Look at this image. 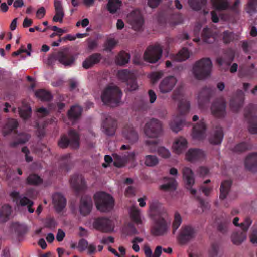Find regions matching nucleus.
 <instances>
[{
    "mask_svg": "<svg viewBox=\"0 0 257 257\" xmlns=\"http://www.w3.org/2000/svg\"><path fill=\"white\" fill-rule=\"evenodd\" d=\"M30 138V136L27 134H21L18 135V144L24 143L27 142Z\"/></svg>",
    "mask_w": 257,
    "mask_h": 257,
    "instance_id": "nucleus-63",
    "label": "nucleus"
},
{
    "mask_svg": "<svg viewBox=\"0 0 257 257\" xmlns=\"http://www.w3.org/2000/svg\"><path fill=\"white\" fill-rule=\"evenodd\" d=\"M190 7L195 11L199 10L207 4V0H189Z\"/></svg>",
    "mask_w": 257,
    "mask_h": 257,
    "instance_id": "nucleus-38",
    "label": "nucleus"
},
{
    "mask_svg": "<svg viewBox=\"0 0 257 257\" xmlns=\"http://www.w3.org/2000/svg\"><path fill=\"white\" fill-rule=\"evenodd\" d=\"M188 147L187 140L183 137L176 138L172 144L173 151L177 154H181Z\"/></svg>",
    "mask_w": 257,
    "mask_h": 257,
    "instance_id": "nucleus-14",
    "label": "nucleus"
},
{
    "mask_svg": "<svg viewBox=\"0 0 257 257\" xmlns=\"http://www.w3.org/2000/svg\"><path fill=\"white\" fill-rule=\"evenodd\" d=\"M121 6L120 0H109L107 4V9L111 13H114L119 10Z\"/></svg>",
    "mask_w": 257,
    "mask_h": 257,
    "instance_id": "nucleus-32",
    "label": "nucleus"
},
{
    "mask_svg": "<svg viewBox=\"0 0 257 257\" xmlns=\"http://www.w3.org/2000/svg\"><path fill=\"white\" fill-rule=\"evenodd\" d=\"M56 59L63 65L71 66L74 64L76 56L68 55L64 52H60L57 54Z\"/></svg>",
    "mask_w": 257,
    "mask_h": 257,
    "instance_id": "nucleus-19",
    "label": "nucleus"
},
{
    "mask_svg": "<svg viewBox=\"0 0 257 257\" xmlns=\"http://www.w3.org/2000/svg\"><path fill=\"white\" fill-rule=\"evenodd\" d=\"M249 238L252 243L257 244V229L256 228H252Z\"/></svg>",
    "mask_w": 257,
    "mask_h": 257,
    "instance_id": "nucleus-60",
    "label": "nucleus"
},
{
    "mask_svg": "<svg viewBox=\"0 0 257 257\" xmlns=\"http://www.w3.org/2000/svg\"><path fill=\"white\" fill-rule=\"evenodd\" d=\"M195 233L194 229L191 226L184 227L182 232V235L187 238L193 237Z\"/></svg>",
    "mask_w": 257,
    "mask_h": 257,
    "instance_id": "nucleus-52",
    "label": "nucleus"
},
{
    "mask_svg": "<svg viewBox=\"0 0 257 257\" xmlns=\"http://www.w3.org/2000/svg\"><path fill=\"white\" fill-rule=\"evenodd\" d=\"M211 2L216 11L224 10L228 7L227 0H211Z\"/></svg>",
    "mask_w": 257,
    "mask_h": 257,
    "instance_id": "nucleus-37",
    "label": "nucleus"
},
{
    "mask_svg": "<svg viewBox=\"0 0 257 257\" xmlns=\"http://www.w3.org/2000/svg\"><path fill=\"white\" fill-rule=\"evenodd\" d=\"M234 39V34L227 31L223 33V40L225 43H228Z\"/></svg>",
    "mask_w": 257,
    "mask_h": 257,
    "instance_id": "nucleus-55",
    "label": "nucleus"
},
{
    "mask_svg": "<svg viewBox=\"0 0 257 257\" xmlns=\"http://www.w3.org/2000/svg\"><path fill=\"white\" fill-rule=\"evenodd\" d=\"M130 59V56L128 53L121 51L116 56L115 62L117 65L123 66L127 64Z\"/></svg>",
    "mask_w": 257,
    "mask_h": 257,
    "instance_id": "nucleus-27",
    "label": "nucleus"
},
{
    "mask_svg": "<svg viewBox=\"0 0 257 257\" xmlns=\"http://www.w3.org/2000/svg\"><path fill=\"white\" fill-rule=\"evenodd\" d=\"M205 125L203 121H200L199 123L195 125L193 128L192 134L194 139L201 140L205 137Z\"/></svg>",
    "mask_w": 257,
    "mask_h": 257,
    "instance_id": "nucleus-21",
    "label": "nucleus"
},
{
    "mask_svg": "<svg viewBox=\"0 0 257 257\" xmlns=\"http://www.w3.org/2000/svg\"><path fill=\"white\" fill-rule=\"evenodd\" d=\"M28 183L30 184L38 185L42 183V179L37 175L32 174L27 178Z\"/></svg>",
    "mask_w": 257,
    "mask_h": 257,
    "instance_id": "nucleus-53",
    "label": "nucleus"
},
{
    "mask_svg": "<svg viewBox=\"0 0 257 257\" xmlns=\"http://www.w3.org/2000/svg\"><path fill=\"white\" fill-rule=\"evenodd\" d=\"M118 77L122 81H128L134 77V75L127 70H121L118 72Z\"/></svg>",
    "mask_w": 257,
    "mask_h": 257,
    "instance_id": "nucleus-41",
    "label": "nucleus"
},
{
    "mask_svg": "<svg viewBox=\"0 0 257 257\" xmlns=\"http://www.w3.org/2000/svg\"><path fill=\"white\" fill-rule=\"evenodd\" d=\"M128 22L135 31L140 30L142 27L143 19L139 10L132 12L127 16Z\"/></svg>",
    "mask_w": 257,
    "mask_h": 257,
    "instance_id": "nucleus-10",
    "label": "nucleus"
},
{
    "mask_svg": "<svg viewBox=\"0 0 257 257\" xmlns=\"http://www.w3.org/2000/svg\"><path fill=\"white\" fill-rule=\"evenodd\" d=\"M103 220L104 218H98L95 219L92 223L93 228L97 230L103 231V228H105L103 226Z\"/></svg>",
    "mask_w": 257,
    "mask_h": 257,
    "instance_id": "nucleus-50",
    "label": "nucleus"
},
{
    "mask_svg": "<svg viewBox=\"0 0 257 257\" xmlns=\"http://www.w3.org/2000/svg\"><path fill=\"white\" fill-rule=\"evenodd\" d=\"M62 2V0H54V5L55 10V15L53 18L54 22L62 23L63 21V19L64 17V12L63 11Z\"/></svg>",
    "mask_w": 257,
    "mask_h": 257,
    "instance_id": "nucleus-20",
    "label": "nucleus"
},
{
    "mask_svg": "<svg viewBox=\"0 0 257 257\" xmlns=\"http://www.w3.org/2000/svg\"><path fill=\"white\" fill-rule=\"evenodd\" d=\"M82 111V108L79 106H72L68 113L69 119L72 121L78 119L81 115Z\"/></svg>",
    "mask_w": 257,
    "mask_h": 257,
    "instance_id": "nucleus-28",
    "label": "nucleus"
},
{
    "mask_svg": "<svg viewBox=\"0 0 257 257\" xmlns=\"http://www.w3.org/2000/svg\"><path fill=\"white\" fill-rule=\"evenodd\" d=\"M211 112L215 116L220 117L224 114L225 105L224 101L214 103L211 106Z\"/></svg>",
    "mask_w": 257,
    "mask_h": 257,
    "instance_id": "nucleus-24",
    "label": "nucleus"
},
{
    "mask_svg": "<svg viewBox=\"0 0 257 257\" xmlns=\"http://www.w3.org/2000/svg\"><path fill=\"white\" fill-rule=\"evenodd\" d=\"M231 184V182L230 180L225 181L221 183L220 189L221 199H223L226 198Z\"/></svg>",
    "mask_w": 257,
    "mask_h": 257,
    "instance_id": "nucleus-39",
    "label": "nucleus"
},
{
    "mask_svg": "<svg viewBox=\"0 0 257 257\" xmlns=\"http://www.w3.org/2000/svg\"><path fill=\"white\" fill-rule=\"evenodd\" d=\"M88 243L89 242L86 240L84 239H81L78 242L77 247L80 251L86 250Z\"/></svg>",
    "mask_w": 257,
    "mask_h": 257,
    "instance_id": "nucleus-59",
    "label": "nucleus"
},
{
    "mask_svg": "<svg viewBox=\"0 0 257 257\" xmlns=\"http://www.w3.org/2000/svg\"><path fill=\"white\" fill-rule=\"evenodd\" d=\"M170 222L161 216L154 219L152 227V232L155 235H162L166 233L169 230Z\"/></svg>",
    "mask_w": 257,
    "mask_h": 257,
    "instance_id": "nucleus-8",
    "label": "nucleus"
},
{
    "mask_svg": "<svg viewBox=\"0 0 257 257\" xmlns=\"http://www.w3.org/2000/svg\"><path fill=\"white\" fill-rule=\"evenodd\" d=\"M163 49L159 44L149 46L144 52L143 58L150 63H156L162 57Z\"/></svg>",
    "mask_w": 257,
    "mask_h": 257,
    "instance_id": "nucleus-5",
    "label": "nucleus"
},
{
    "mask_svg": "<svg viewBox=\"0 0 257 257\" xmlns=\"http://www.w3.org/2000/svg\"><path fill=\"white\" fill-rule=\"evenodd\" d=\"M158 154L163 158H168L171 155V153L169 149L164 147H159L157 149Z\"/></svg>",
    "mask_w": 257,
    "mask_h": 257,
    "instance_id": "nucleus-51",
    "label": "nucleus"
},
{
    "mask_svg": "<svg viewBox=\"0 0 257 257\" xmlns=\"http://www.w3.org/2000/svg\"><path fill=\"white\" fill-rule=\"evenodd\" d=\"M103 223V226L106 228H103L104 232H111L113 230L114 228V222L113 220L104 218Z\"/></svg>",
    "mask_w": 257,
    "mask_h": 257,
    "instance_id": "nucleus-46",
    "label": "nucleus"
},
{
    "mask_svg": "<svg viewBox=\"0 0 257 257\" xmlns=\"http://www.w3.org/2000/svg\"><path fill=\"white\" fill-rule=\"evenodd\" d=\"M19 113L22 118L26 119L30 117L31 108L29 106L25 105L19 109Z\"/></svg>",
    "mask_w": 257,
    "mask_h": 257,
    "instance_id": "nucleus-48",
    "label": "nucleus"
},
{
    "mask_svg": "<svg viewBox=\"0 0 257 257\" xmlns=\"http://www.w3.org/2000/svg\"><path fill=\"white\" fill-rule=\"evenodd\" d=\"M100 59V56L98 54H94L86 59L83 62V67L86 69H88L94 64L98 63Z\"/></svg>",
    "mask_w": 257,
    "mask_h": 257,
    "instance_id": "nucleus-29",
    "label": "nucleus"
},
{
    "mask_svg": "<svg viewBox=\"0 0 257 257\" xmlns=\"http://www.w3.org/2000/svg\"><path fill=\"white\" fill-rule=\"evenodd\" d=\"M177 78L173 75H168L162 79L158 85V90L161 94L170 93L177 83Z\"/></svg>",
    "mask_w": 257,
    "mask_h": 257,
    "instance_id": "nucleus-7",
    "label": "nucleus"
},
{
    "mask_svg": "<svg viewBox=\"0 0 257 257\" xmlns=\"http://www.w3.org/2000/svg\"><path fill=\"white\" fill-rule=\"evenodd\" d=\"M70 183L75 189L79 190L85 187V181L81 176L75 175L73 176L70 180Z\"/></svg>",
    "mask_w": 257,
    "mask_h": 257,
    "instance_id": "nucleus-25",
    "label": "nucleus"
},
{
    "mask_svg": "<svg viewBox=\"0 0 257 257\" xmlns=\"http://www.w3.org/2000/svg\"><path fill=\"white\" fill-rule=\"evenodd\" d=\"M190 107V104L186 99H182L178 105L179 113L173 116L169 123V126L172 131L178 133L184 126L185 119L183 114L188 112Z\"/></svg>",
    "mask_w": 257,
    "mask_h": 257,
    "instance_id": "nucleus-3",
    "label": "nucleus"
},
{
    "mask_svg": "<svg viewBox=\"0 0 257 257\" xmlns=\"http://www.w3.org/2000/svg\"><path fill=\"white\" fill-rule=\"evenodd\" d=\"M257 9V0H249L246 8V12L251 14Z\"/></svg>",
    "mask_w": 257,
    "mask_h": 257,
    "instance_id": "nucleus-54",
    "label": "nucleus"
},
{
    "mask_svg": "<svg viewBox=\"0 0 257 257\" xmlns=\"http://www.w3.org/2000/svg\"><path fill=\"white\" fill-rule=\"evenodd\" d=\"M116 122L110 116H108L103 122L102 125V131L108 136L112 135L115 133Z\"/></svg>",
    "mask_w": 257,
    "mask_h": 257,
    "instance_id": "nucleus-17",
    "label": "nucleus"
},
{
    "mask_svg": "<svg viewBox=\"0 0 257 257\" xmlns=\"http://www.w3.org/2000/svg\"><path fill=\"white\" fill-rule=\"evenodd\" d=\"M123 134L124 137L130 142H135L138 139L137 132L132 127L125 130Z\"/></svg>",
    "mask_w": 257,
    "mask_h": 257,
    "instance_id": "nucleus-31",
    "label": "nucleus"
},
{
    "mask_svg": "<svg viewBox=\"0 0 257 257\" xmlns=\"http://www.w3.org/2000/svg\"><path fill=\"white\" fill-rule=\"evenodd\" d=\"M238 221L239 218L235 217L233 220V224L236 226H239L244 231H247L252 223V221L249 218H246L240 224L238 223Z\"/></svg>",
    "mask_w": 257,
    "mask_h": 257,
    "instance_id": "nucleus-35",
    "label": "nucleus"
},
{
    "mask_svg": "<svg viewBox=\"0 0 257 257\" xmlns=\"http://www.w3.org/2000/svg\"><path fill=\"white\" fill-rule=\"evenodd\" d=\"M223 137L222 130L219 127L210 139V142L213 144H220L222 141Z\"/></svg>",
    "mask_w": 257,
    "mask_h": 257,
    "instance_id": "nucleus-33",
    "label": "nucleus"
},
{
    "mask_svg": "<svg viewBox=\"0 0 257 257\" xmlns=\"http://www.w3.org/2000/svg\"><path fill=\"white\" fill-rule=\"evenodd\" d=\"M182 223V218L180 214L178 211H175L174 214V220L172 223L173 233L180 227Z\"/></svg>",
    "mask_w": 257,
    "mask_h": 257,
    "instance_id": "nucleus-42",
    "label": "nucleus"
},
{
    "mask_svg": "<svg viewBox=\"0 0 257 257\" xmlns=\"http://www.w3.org/2000/svg\"><path fill=\"white\" fill-rule=\"evenodd\" d=\"M162 131V124L158 120L152 119L148 120L144 128L145 136L148 138H156Z\"/></svg>",
    "mask_w": 257,
    "mask_h": 257,
    "instance_id": "nucleus-6",
    "label": "nucleus"
},
{
    "mask_svg": "<svg viewBox=\"0 0 257 257\" xmlns=\"http://www.w3.org/2000/svg\"><path fill=\"white\" fill-rule=\"evenodd\" d=\"M183 178L187 188L190 190L192 194L195 195L196 191L192 188V186L195 183V178L194 174L192 169L187 167H185L182 169Z\"/></svg>",
    "mask_w": 257,
    "mask_h": 257,
    "instance_id": "nucleus-12",
    "label": "nucleus"
},
{
    "mask_svg": "<svg viewBox=\"0 0 257 257\" xmlns=\"http://www.w3.org/2000/svg\"><path fill=\"white\" fill-rule=\"evenodd\" d=\"M53 202L57 211H62L65 207L66 200L60 193H55L53 196Z\"/></svg>",
    "mask_w": 257,
    "mask_h": 257,
    "instance_id": "nucleus-22",
    "label": "nucleus"
},
{
    "mask_svg": "<svg viewBox=\"0 0 257 257\" xmlns=\"http://www.w3.org/2000/svg\"><path fill=\"white\" fill-rule=\"evenodd\" d=\"M205 157V152L199 149H190L185 154V159L191 162L201 161Z\"/></svg>",
    "mask_w": 257,
    "mask_h": 257,
    "instance_id": "nucleus-13",
    "label": "nucleus"
},
{
    "mask_svg": "<svg viewBox=\"0 0 257 257\" xmlns=\"http://www.w3.org/2000/svg\"><path fill=\"white\" fill-rule=\"evenodd\" d=\"M46 14V10L43 7H40L36 12V17L41 19L43 18Z\"/></svg>",
    "mask_w": 257,
    "mask_h": 257,
    "instance_id": "nucleus-64",
    "label": "nucleus"
},
{
    "mask_svg": "<svg viewBox=\"0 0 257 257\" xmlns=\"http://www.w3.org/2000/svg\"><path fill=\"white\" fill-rule=\"evenodd\" d=\"M134 152H127L126 154L123 156L115 154L113 156V164L117 167H121L128 161L134 159Z\"/></svg>",
    "mask_w": 257,
    "mask_h": 257,
    "instance_id": "nucleus-16",
    "label": "nucleus"
},
{
    "mask_svg": "<svg viewBox=\"0 0 257 257\" xmlns=\"http://www.w3.org/2000/svg\"><path fill=\"white\" fill-rule=\"evenodd\" d=\"M212 63L209 58H203L193 65L192 73L194 77L198 80L206 79L210 76Z\"/></svg>",
    "mask_w": 257,
    "mask_h": 257,
    "instance_id": "nucleus-2",
    "label": "nucleus"
},
{
    "mask_svg": "<svg viewBox=\"0 0 257 257\" xmlns=\"http://www.w3.org/2000/svg\"><path fill=\"white\" fill-rule=\"evenodd\" d=\"M202 39L205 42L212 43L215 40V37L210 29L204 28L202 33Z\"/></svg>",
    "mask_w": 257,
    "mask_h": 257,
    "instance_id": "nucleus-36",
    "label": "nucleus"
},
{
    "mask_svg": "<svg viewBox=\"0 0 257 257\" xmlns=\"http://www.w3.org/2000/svg\"><path fill=\"white\" fill-rule=\"evenodd\" d=\"M232 60V58H229V59H227L226 58V56L219 57L217 58L216 60L218 64L220 66H223L224 65L228 66Z\"/></svg>",
    "mask_w": 257,
    "mask_h": 257,
    "instance_id": "nucleus-57",
    "label": "nucleus"
},
{
    "mask_svg": "<svg viewBox=\"0 0 257 257\" xmlns=\"http://www.w3.org/2000/svg\"><path fill=\"white\" fill-rule=\"evenodd\" d=\"M35 95L37 98L43 101L49 100L52 97L49 92L43 89L37 91L35 92Z\"/></svg>",
    "mask_w": 257,
    "mask_h": 257,
    "instance_id": "nucleus-43",
    "label": "nucleus"
},
{
    "mask_svg": "<svg viewBox=\"0 0 257 257\" xmlns=\"http://www.w3.org/2000/svg\"><path fill=\"white\" fill-rule=\"evenodd\" d=\"M246 231L242 230L240 232L234 233L231 237L233 243L235 244H239L243 242L246 238Z\"/></svg>",
    "mask_w": 257,
    "mask_h": 257,
    "instance_id": "nucleus-30",
    "label": "nucleus"
},
{
    "mask_svg": "<svg viewBox=\"0 0 257 257\" xmlns=\"http://www.w3.org/2000/svg\"><path fill=\"white\" fill-rule=\"evenodd\" d=\"M245 165L247 169L253 171L257 166V155L252 154L248 155L245 159Z\"/></svg>",
    "mask_w": 257,
    "mask_h": 257,
    "instance_id": "nucleus-26",
    "label": "nucleus"
},
{
    "mask_svg": "<svg viewBox=\"0 0 257 257\" xmlns=\"http://www.w3.org/2000/svg\"><path fill=\"white\" fill-rule=\"evenodd\" d=\"M11 212V208L8 205H4L0 211V221L5 222L8 219Z\"/></svg>",
    "mask_w": 257,
    "mask_h": 257,
    "instance_id": "nucleus-40",
    "label": "nucleus"
},
{
    "mask_svg": "<svg viewBox=\"0 0 257 257\" xmlns=\"http://www.w3.org/2000/svg\"><path fill=\"white\" fill-rule=\"evenodd\" d=\"M143 160L145 165L148 167H153L159 163V159L155 155H146Z\"/></svg>",
    "mask_w": 257,
    "mask_h": 257,
    "instance_id": "nucleus-34",
    "label": "nucleus"
},
{
    "mask_svg": "<svg viewBox=\"0 0 257 257\" xmlns=\"http://www.w3.org/2000/svg\"><path fill=\"white\" fill-rule=\"evenodd\" d=\"M164 182V184L160 186L162 190L166 191H174L176 190L177 182L174 178L165 177Z\"/></svg>",
    "mask_w": 257,
    "mask_h": 257,
    "instance_id": "nucleus-23",
    "label": "nucleus"
},
{
    "mask_svg": "<svg viewBox=\"0 0 257 257\" xmlns=\"http://www.w3.org/2000/svg\"><path fill=\"white\" fill-rule=\"evenodd\" d=\"M18 125L17 121L15 119L9 120L8 123L4 128V133L5 135L8 134L10 132L12 131L15 128L17 127Z\"/></svg>",
    "mask_w": 257,
    "mask_h": 257,
    "instance_id": "nucleus-45",
    "label": "nucleus"
},
{
    "mask_svg": "<svg viewBox=\"0 0 257 257\" xmlns=\"http://www.w3.org/2000/svg\"><path fill=\"white\" fill-rule=\"evenodd\" d=\"M248 130L252 134L257 133V117H251L250 119L249 120Z\"/></svg>",
    "mask_w": 257,
    "mask_h": 257,
    "instance_id": "nucleus-47",
    "label": "nucleus"
},
{
    "mask_svg": "<svg viewBox=\"0 0 257 257\" xmlns=\"http://www.w3.org/2000/svg\"><path fill=\"white\" fill-rule=\"evenodd\" d=\"M190 56V53L186 48L181 49L177 54L175 60L176 61H184L187 59Z\"/></svg>",
    "mask_w": 257,
    "mask_h": 257,
    "instance_id": "nucleus-44",
    "label": "nucleus"
},
{
    "mask_svg": "<svg viewBox=\"0 0 257 257\" xmlns=\"http://www.w3.org/2000/svg\"><path fill=\"white\" fill-rule=\"evenodd\" d=\"M79 137L78 134L71 130L69 132V139L66 136H63L59 142V146L61 148H65L69 145L74 149H76L79 146Z\"/></svg>",
    "mask_w": 257,
    "mask_h": 257,
    "instance_id": "nucleus-9",
    "label": "nucleus"
},
{
    "mask_svg": "<svg viewBox=\"0 0 257 257\" xmlns=\"http://www.w3.org/2000/svg\"><path fill=\"white\" fill-rule=\"evenodd\" d=\"M92 206V202L90 197L85 196L82 197L79 206L80 214L86 216L90 213Z\"/></svg>",
    "mask_w": 257,
    "mask_h": 257,
    "instance_id": "nucleus-15",
    "label": "nucleus"
},
{
    "mask_svg": "<svg viewBox=\"0 0 257 257\" xmlns=\"http://www.w3.org/2000/svg\"><path fill=\"white\" fill-rule=\"evenodd\" d=\"M130 215L132 220L137 225H143L145 222L144 216L142 214L141 211L135 206L132 207L130 209Z\"/></svg>",
    "mask_w": 257,
    "mask_h": 257,
    "instance_id": "nucleus-18",
    "label": "nucleus"
},
{
    "mask_svg": "<svg viewBox=\"0 0 257 257\" xmlns=\"http://www.w3.org/2000/svg\"><path fill=\"white\" fill-rule=\"evenodd\" d=\"M208 173L209 169L207 167L203 166L200 167L197 171V174L201 177L206 176Z\"/></svg>",
    "mask_w": 257,
    "mask_h": 257,
    "instance_id": "nucleus-61",
    "label": "nucleus"
},
{
    "mask_svg": "<svg viewBox=\"0 0 257 257\" xmlns=\"http://www.w3.org/2000/svg\"><path fill=\"white\" fill-rule=\"evenodd\" d=\"M164 75L163 71H156L151 73L148 75V77L153 83H155L161 78Z\"/></svg>",
    "mask_w": 257,
    "mask_h": 257,
    "instance_id": "nucleus-49",
    "label": "nucleus"
},
{
    "mask_svg": "<svg viewBox=\"0 0 257 257\" xmlns=\"http://www.w3.org/2000/svg\"><path fill=\"white\" fill-rule=\"evenodd\" d=\"M134 78L130 80L127 83V89L130 91H135L138 88V85Z\"/></svg>",
    "mask_w": 257,
    "mask_h": 257,
    "instance_id": "nucleus-58",
    "label": "nucleus"
},
{
    "mask_svg": "<svg viewBox=\"0 0 257 257\" xmlns=\"http://www.w3.org/2000/svg\"><path fill=\"white\" fill-rule=\"evenodd\" d=\"M94 201L97 209L102 212L110 211L114 205L113 198L103 192L96 193L94 195Z\"/></svg>",
    "mask_w": 257,
    "mask_h": 257,
    "instance_id": "nucleus-4",
    "label": "nucleus"
},
{
    "mask_svg": "<svg viewBox=\"0 0 257 257\" xmlns=\"http://www.w3.org/2000/svg\"><path fill=\"white\" fill-rule=\"evenodd\" d=\"M117 42L114 39H108L105 44V50L111 51L116 45Z\"/></svg>",
    "mask_w": 257,
    "mask_h": 257,
    "instance_id": "nucleus-56",
    "label": "nucleus"
},
{
    "mask_svg": "<svg viewBox=\"0 0 257 257\" xmlns=\"http://www.w3.org/2000/svg\"><path fill=\"white\" fill-rule=\"evenodd\" d=\"M122 96V93L118 87L109 85L102 91L101 99L104 104L114 107L120 103Z\"/></svg>",
    "mask_w": 257,
    "mask_h": 257,
    "instance_id": "nucleus-1",
    "label": "nucleus"
},
{
    "mask_svg": "<svg viewBox=\"0 0 257 257\" xmlns=\"http://www.w3.org/2000/svg\"><path fill=\"white\" fill-rule=\"evenodd\" d=\"M219 247L217 244H212L209 249V254L212 256H216L219 251Z\"/></svg>",
    "mask_w": 257,
    "mask_h": 257,
    "instance_id": "nucleus-62",
    "label": "nucleus"
},
{
    "mask_svg": "<svg viewBox=\"0 0 257 257\" xmlns=\"http://www.w3.org/2000/svg\"><path fill=\"white\" fill-rule=\"evenodd\" d=\"M11 196L18 206H27L30 213L34 212V209L31 208L34 203L26 196L20 195L19 192L16 191L11 192Z\"/></svg>",
    "mask_w": 257,
    "mask_h": 257,
    "instance_id": "nucleus-11",
    "label": "nucleus"
}]
</instances>
